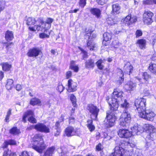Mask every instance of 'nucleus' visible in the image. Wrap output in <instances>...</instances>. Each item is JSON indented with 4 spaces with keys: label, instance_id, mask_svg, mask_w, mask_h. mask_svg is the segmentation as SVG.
Instances as JSON below:
<instances>
[{
    "label": "nucleus",
    "instance_id": "f257e3e1",
    "mask_svg": "<svg viewBox=\"0 0 156 156\" xmlns=\"http://www.w3.org/2000/svg\"><path fill=\"white\" fill-rule=\"evenodd\" d=\"M146 101L145 99L141 98L135 100V105L136 108V111L138 112V115L140 117L147 120L152 121L155 115L151 111H145Z\"/></svg>",
    "mask_w": 156,
    "mask_h": 156
},
{
    "label": "nucleus",
    "instance_id": "f03ea898",
    "mask_svg": "<svg viewBox=\"0 0 156 156\" xmlns=\"http://www.w3.org/2000/svg\"><path fill=\"white\" fill-rule=\"evenodd\" d=\"M123 92L119 90H114L111 99L108 100V103L112 110L116 111L119 107V102L122 101Z\"/></svg>",
    "mask_w": 156,
    "mask_h": 156
},
{
    "label": "nucleus",
    "instance_id": "7ed1b4c3",
    "mask_svg": "<svg viewBox=\"0 0 156 156\" xmlns=\"http://www.w3.org/2000/svg\"><path fill=\"white\" fill-rule=\"evenodd\" d=\"M33 148L39 153H41L44 149L43 140L41 135L40 134L35 135L33 138Z\"/></svg>",
    "mask_w": 156,
    "mask_h": 156
},
{
    "label": "nucleus",
    "instance_id": "20e7f679",
    "mask_svg": "<svg viewBox=\"0 0 156 156\" xmlns=\"http://www.w3.org/2000/svg\"><path fill=\"white\" fill-rule=\"evenodd\" d=\"M131 117L129 113L126 111H123L119 119V125L123 127L129 126Z\"/></svg>",
    "mask_w": 156,
    "mask_h": 156
},
{
    "label": "nucleus",
    "instance_id": "39448f33",
    "mask_svg": "<svg viewBox=\"0 0 156 156\" xmlns=\"http://www.w3.org/2000/svg\"><path fill=\"white\" fill-rule=\"evenodd\" d=\"M129 151H125L122 147L116 146L114 149V152L111 156H129Z\"/></svg>",
    "mask_w": 156,
    "mask_h": 156
},
{
    "label": "nucleus",
    "instance_id": "423d86ee",
    "mask_svg": "<svg viewBox=\"0 0 156 156\" xmlns=\"http://www.w3.org/2000/svg\"><path fill=\"white\" fill-rule=\"evenodd\" d=\"M114 111H111L109 113H107L106 119L107 121V124L108 127H111L114 125L116 119H117V116Z\"/></svg>",
    "mask_w": 156,
    "mask_h": 156
},
{
    "label": "nucleus",
    "instance_id": "0eeeda50",
    "mask_svg": "<svg viewBox=\"0 0 156 156\" xmlns=\"http://www.w3.org/2000/svg\"><path fill=\"white\" fill-rule=\"evenodd\" d=\"M154 14L149 11H145L143 14V21L145 24H151L153 22L152 17Z\"/></svg>",
    "mask_w": 156,
    "mask_h": 156
},
{
    "label": "nucleus",
    "instance_id": "6e6552de",
    "mask_svg": "<svg viewBox=\"0 0 156 156\" xmlns=\"http://www.w3.org/2000/svg\"><path fill=\"white\" fill-rule=\"evenodd\" d=\"M33 115L34 112L32 110H29L26 112L23 115L22 119L23 121L24 122H25L26 121V118L30 116L28 119L29 121L33 123H36L37 122V120L35 118L32 116Z\"/></svg>",
    "mask_w": 156,
    "mask_h": 156
},
{
    "label": "nucleus",
    "instance_id": "1a4fd4ad",
    "mask_svg": "<svg viewBox=\"0 0 156 156\" xmlns=\"http://www.w3.org/2000/svg\"><path fill=\"white\" fill-rule=\"evenodd\" d=\"M33 127L37 130L40 132L46 133L50 132V129L48 126L43 123H38L36 125H33Z\"/></svg>",
    "mask_w": 156,
    "mask_h": 156
},
{
    "label": "nucleus",
    "instance_id": "9d476101",
    "mask_svg": "<svg viewBox=\"0 0 156 156\" xmlns=\"http://www.w3.org/2000/svg\"><path fill=\"white\" fill-rule=\"evenodd\" d=\"M88 108V110L91 114V118L94 120H96L99 109L93 105H90Z\"/></svg>",
    "mask_w": 156,
    "mask_h": 156
},
{
    "label": "nucleus",
    "instance_id": "9b49d317",
    "mask_svg": "<svg viewBox=\"0 0 156 156\" xmlns=\"http://www.w3.org/2000/svg\"><path fill=\"white\" fill-rule=\"evenodd\" d=\"M41 24L35 25L33 27H29V29L32 31H35L36 30L43 31L44 29H45V30L48 29V28H47L46 24L45 22L41 21Z\"/></svg>",
    "mask_w": 156,
    "mask_h": 156
},
{
    "label": "nucleus",
    "instance_id": "f8f14e48",
    "mask_svg": "<svg viewBox=\"0 0 156 156\" xmlns=\"http://www.w3.org/2000/svg\"><path fill=\"white\" fill-rule=\"evenodd\" d=\"M42 53L41 49L38 48H33L30 49L27 53L28 56L29 57H36Z\"/></svg>",
    "mask_w": 156,
    "mask_h": 156
},
{
    "label": "nucleus",
    "instance_id": "ddd939ff",
    "mask_svg": "<svg viewBox=\"0 0 156 156\" xmlns=\"http://www.w3.org/2000/svg\"><path fill=\"white\" fill-rule=\"evenodd\" d=\"M122 22L125 24L129 25L135 23L137 21V17L135 16H131V14L129 15L125 18L122 20Z\"/></svg>",
    "mask_w": 156,
    "mask_h": 156
},
{
    "label": "nucleus",
    "instance_id": "4468645a",
    "mask_svg": "<svg viewBox=\"0 0 156 156\" xmlns=\"http://www.w3.org/2000/svg\"><path fill=\"white\" fill-rule=\"evenodd\" d=\"M119 136L122 138H128L132 136L133 134L128 130L125 129H120L118 132Z\"/></svg>",
    "mask_w": 156,
    "mask_h": 156
},
{
    "label": "nucleus",
    "instance_id": "2eb2a0df",
    "mask_svg": "<svg viewBox=\"0 0 156 156\" xmlns=\"http://www.w3.org/2000/svg\"><path fill=\"white\" fill-rule=\"evenodd\" d=\"M67 85L68 88L67 90L69 92H73L77 90V83L71 79L68 80Z\"/></svg>",
    "mask_w": 156,
    "mask_h": 156
},
{
    "label": "nucleus",
    "instance_id": "dca6fc26",
    "mask_svg": "<svg viewBox=\"0 0 156 156\" xmlns=\"http://www.w3.org/2000/svg\"><path fill=\"white\" fill-rule=\"evenodd\" d=\"M76 133V130L71 126L67 127L65 130V134L68 137L75 135Z\"/></svg>",
    "mask_w": 156,
    "mask_h": 156
},
{
    "label": "nucleus",
    "instance_id": "f3484780",
    "mask_svg": "<svg viewBox=\"0 0 156 156\" xmlns=\"http://www.w3.org/2000/svg\"><path fill=\"white\" fill-rule=\"evenodd\" d=\"M124 70L125 72L127 73H129V75L132 73L133 70V67L129 62H127L125 64L124 67Z\"/></svg>",
    "mask_w": 156,
    "mask_h": 156
},
{
    "label": "nucleus",
    "instance_id": "a211bd4d",
    "mask_svg": "<svg viewBox=\"0 0 156 156\" xmlns=\"http://www.w3.org/2000/svg\"><path fill=\"white\" fill-rule=\"evenodd\" d=\"M87 46L90 50L95 51L97 49V45L91 40L88 41L87 43Z\"/></svg>",
    "mask_w": 156,
    "mask_h": 156
},
{
    "label": "nucleus",
    "instance_id": "6ab92c4d",
    "mask_svg": "<svg viewBox=\"0 0 156 156\" xmlns=\"http://www.w3.org/2000/svg\"><path fill=\"white\" fill-rule=\"evenodd\" d=\"M136 87V84L130 82L125 85L124 87L127 90H133L135 89Z\"/></svg>",
    "mask_w": 156,
    "mask_h": 156
},
{
    "label": "nucleus",
    "instance_id": "aec40b11",
    "mask_svg": "<svg viewBox=\"0 0 156 156\" xmlns=\"http://www.w3.org/2000/svg\"><path fill=\"white\" fill-rule=\"evenodd\" d=\"M90 11L91 13L95 16L97 18H99L100 17L101 15V11L98 9L96 8H91Z\"/></svg>",
    "mask_w": 156,
    "mask_h": 156
},
{
    "label": "nucleus",
    "instance_id": "412c9836",
    "mask_svg": "<svg viewBox=\"0 0 156 156\" xmlns=\"http://www.w3.org/2000/svg\"><path fill=\"white\" fill-rule=\"evenodd\" d=\"M144 128L145 131H148L150 132V136L151 137L152 136L151 133L154 131V127L150 124H145L144 125Z\"/></svg>",
    "mask_w": 156,
    "mask_h": 156
},
{
    "label": "nucleus",
    "instance_id": "4be33fe9",
    "mask_svg": "<svg viewBox=\"0 0 156 156\" xmlns=\"http://www.w3.org/2000/svg\"><path fill=\"white\" fill-rule=\"evenodd\" d=\"M103 36L104 41L103 43V44H105L106 43H105L104 42L109 41L111 39L112 34L110 32H106L103 34Z\"/></svg>",
    "mask_w": 156,
    "mask_h": 156
},
{
    "label": "nucleus",
    "instance_id": "5701e85b",
    "mask_svg": "<svg viewBox=\"0 0 156 156\" xmlns=\"http://www.w3.org/2000/svg\"><path fill=\"white\" fill-rule=\"evenodd\" d=\"M85 67L87 68L93 69L94 66V63L93 59H90L86 61L85 63Z\"/></svg>",
    "mask_w": 156,
    "mask_h": 156
},
{
    "label": "nucleus",
    "instance_id": "b1692460",
    "mask_svg": "<svg viewBox=\"0 0 156 156\" xmlns=\"http://www.w3.org/2000/svg\"><path fill=\"white\" fill-rule=\"evenodd\" d=\"M55 149V147L52 146L48 148L43 156H52Z\"/></svg>",
    "mask_w": 156,
    "mask_h": 156
},
{
    "label": "nucleus",
    "instance_id": "393cba45",
    "mask_svg": "<svg viewBox=\"0 0 156 156\" xmlns=\"http://www.w3.org/2000/svg\"><path fill=\"white\" fill-rule=\"evenodd\" d=\"M55 149V147L52 146L48 148L43 156H52Z\"/></svg>",
    "mask_w": 156,
    "mask_h": 156
},
{
    "label": "nucleus",
    "instance_id": "a878e982",
    "mask_svg": "<svg viewBox=\"0 0 156 156\" xmlns=\"http://www.w3.org/2000/svg\"><path fill=\"white\" fill-rule=\"evenodd\" d=\"M137 44L141 49H143L145 48L146 41L143 39H139L137 41Z\"/></svg>",
    "mask_w": 156,
    "mask_h": 156
},
{
    "label": "nucleus",
    "instance_id": "bb28decb",
    "mask_svg": "<svg viewBox=\"0 0 156 156\" xmlns=\"http://www.w3.org/2000/svg\"><path fill=\"white\" fill-rule=\"evenodd\" d=\"M121 146L125 148L133 147L135 146L134 144L130 143L129 141H123L121 144Z\"/></svg>",
    "mask_w": 156,
    "mask_h": 156
},
{
    "label": "nucleus",
    "instance_id": "cd10ccee",
    "mask_svg": "<svg viewBox=\"0 0 156 156\" xmlns=\"http://www.w3.org/2000/svg\"><path fill=\"white\" fill-rule=\"evenodd\" d=\"M5 37L6 41H8L12 40L14 37L12 32L9 30L6 31Z\"/></svg>",
    "mask_w": 156,
    "mask_h": 156
},
{
    "label": "nucleus",
    "instance_id": "c85d7f7f",
    "mask_svg": "<svg viewBox=\"0 0 156 156\" xmlns=\"http://www.w3.org/2000/svg\"><path fill=\"white\" fill-rule=\"evenodd\" d=\"M1 65L2 66L3 70L6 71H9L12 67L11 65L7 62L2 63Z\"/></svg>",
    "mask_w": 156,
    "mask_h": 156
},
{
    "label": "nucleus",
    "instance_id": "c756f323",
    "mask_svg": "<svg viewBox=\"0 0 156 156\" xmlns=\"http://www.w3.org/2000/svg\"><path fill=\"white\" fill-rule=\"evenodd\" d=\"M119 105L120 104L122 108L127 109L129 107V104L127 102V100L125 99H122V101L121 102H119Z\"/></svg>",
    "mask_w": 156,
    "mask_h": 156
},
{
    "label": "nucleus",
    "instance_id": "7c9ffc66",
    "mask_svg": "<svg viewBox=\"0 0 156 156\" xmlns=\"http://www.w3.org/2000/svg\"><path fill=\"white\" fill-rule=\"evenodd\" d=\"M40 100L37 98H34L31 99L30 101V103L32 105H40L41 104Z\"/></svg>",
    "mask_w": 156,
    "mask_h": 156
},
{
    "label": "nucleus",
    "instance_id": "2f4dec72",
    "mask_svg": "<svg viewBox=\"0 0 156 156\" xmlns=\"http://www.w3.org/2000/svg\"><path fill=\"white\" fill-rule=\"evenodd\" d=\"M118 74L120 76L118 82L119 84H121L124 81V78L123 77L124 74L122 71L121 69H118Z\"/></svg>",
    "mask_w": 156,
    "mask_h": 156
},
{
    "label": "nucleus",
    "instance_id": "473e14b6",
    "mask_svg": "<svg viewBox=\"0 0 156 156\" xmlns=\"http://www.w3.org/2000/svg\"><path fill=\"white\" fill-rule=\"evenodd\" d=\"M148 69L152 73L156 74V64L153 63H150L148 67Z\"/></svg>",
    "mask_w": 156,
    "mask_h": 156
},
{
    "label": "nucleus",
    "instance_id": "72a5a7b5",
    "mask_svg": "<svg viewBox=\"0 0 156 156\" xmlns=\"http://www.w3.org/2000/svg\"><path fill=\"white\" fill-rule=\"evenodd\" d=\"M120 7L118 4H113L112 5V11L114 14H117L120 12Z\"/></svg>",
    "mask_w": 156,
    "mask_h": 156
},
{
    "label": "nucleus",
    "instance_id": "f704fd0d",
    "mask_svg": "<svg viewBox=\"0 0 156 156\" xmlns=\"http://www.w3.org/2000/svg\"><path fill=\"white\" fill-rule=\"evenodd\" d=\"M36 22L35 18L32 17H28L26 20V24L28 26L34 25Z\"/></svg>",
    "mask_w": 156,
    "mask_h": 156
},
{
    "label": "nucleus",
    "instance_id": "c9c22d12",
    "mask_svg": "<svg viewBox=\"0 0 156 156\" xmlns=\"http://www.w3.org/2000/svg\"><path fill=\"white\" fill-rule=\"evenodd\" d=\"M13 81L12 80L9 79L7 80V83L6 87L8 90L11 89L13 86Z\"/></svg>",
    "mask_w": 156,
    "mask_h": 156
},
{
    "label": "nucleus",
    "instance_id": "e433bc0d",
    "mask_svg": "<svg viewBox=\"0 0 156 156\" xmlns=\"http://www.w3.org/2000/svg\"><path fill=\"white\" fill-rule=\"evenodd\" d=\"M105 61V60H102L101 59H100L98 61L96 62V64L98 66V69H103L104 66L102 63H104Z\"/></svg>",
    "mask_w": 156,
    "mask_h": 156
},
{
    "label": "nucleus",
    "instance_id": "4c0bfd02",
    "mask_svg": "<svg viewBox=\"0 0 156 156\" xmlns=\"http://www.w3.org/2000/svg\"><path fill=\"white\" fill-rule=\"evenodd\" d=\"M10 133L14 135H17L20 133L19 129H18L16 127H13L10 130Z\"/></svg>",
    "mask_w": 156,
    "mask_h": 156
},
{
    "label": "nucleus",
    "instance_id": "58836bf2",
    "mask_svg": "<svg viewBox=\"0 0 156 156\" xmlns=\"http://www.w3.org/2000/svg\"><path fill=\"white\" fill-rule=\"evenodd\" d=\"M70 99L73 105V107H76L77 106L76 98L74 95L72 94L70 97Z\"/></svg>",
    "mask_w": 156,
    "mask_h": 156
},
{
    "label": "nucleus",
    "instance_id": "ea45409f",
    "mask_svg": "<svg viewBox=\"0 0 156 156\" xmlns=\"http://www.w3.org/2000/svg\"><path fill=\"white\" fill-rule=\"evenodd\" d=\"M3 156H16V155L15 153H12L10 151L8 150L5 151Z\"/></svg>",
    "mask_w": 156,
    "mask_h": 156
},
{
    "label": "nucleus",
    "instance_id": "a19ab883",
    "mask_svg": "<svg viewBox=\"0 0 156 156\" xmlns=\"http://www.w3.org/2000/svg\"><path fill=\"white\" fill-rule=\"evenodd\" d=\"M12 109L11 108H9L8 110L6 113V115L5 116V122H9V117L12 114Z\"/></svg>",
    "mask_w": 156,
    "mask_h": 156
},
{
    "label": "nucleus",
    "instance_id": "79ce46f5",
    "mask_svg": "<svg viewBox=\"0 0 156 156\" xmlns=\"http://www.w3.org/2000/svg\"><path fill=\"white\" fill-rule=\"evenodd\" d=\"M5 147L6 148L8 145H16V142L14 140H9L8 141H5Z\"/></svg>",
    "mask_w": 156,
    "mask_h": 156
},
{
    "label": "nucleus",
    "instance_id": "37998d69",
    "mask_svg": "<svg viewBox=\"0 0 156 156\" xmlns=\"http://www.w3.org/2000/svg\"><path fill=\"white\" fill-rule=\"evenodd\" d=\"M75 62L72 61L71 63L70 67L71 69H73L75 72H77L79 69L78 67L77 66H76L74 64Z\"/></svg>",
    "mask_w": 156,
    "mask_h": 156
},
{
    "label": "nucleus",
    "instance_id": "c03bdc74",
    "mask_svg": "<svg viewBox=\"0 0 156 156\" xmlns=\"http://www.w3.org/2000/svg\"><path fill=\"white\" fill-rule=\"evenodd\" d=\"M53 19L51 18H48L46 20V22H45L46 24H48L47 28L49 29L51 27V23L53 21Z\"/></svg>",
    "mask_w": 156,
    "mask_h": 156
},
{
    "label": "nucleus",
    "instance_id": "a18cd8bd",
    "mask_svg": "<svg viewBox=\"0 0 156 156\" xmlns=\"http://www.w3.org/2000/svg\"><path fill=\"white\" fill-rule=\"evenodd\" d=\"M131 131H130V132L133 135V133H134V134H138L137 126H134L133 127H132L131 128Z\"/></svg>",
    "mask_w": 156,
    "mask_h": 156
},
{
    "label": "nucleus",
    "instance_id": "49530a36",
    "mask_svg": "<svg viewBox=\"0 0 156 156\" xmlns=\"http://www.w3.org/2000/svg\"><path fill=\"white\" fill-rule=\"evenodd\" d=\"M141 75L142 76L143 79L146 80H147L150 77V75L148 74L147 72L142 73Z\"/></svg>",
    "mask_w": 156,
    "mask_h": 156
},
{
    "label": "nucleus",
    "instance_id": "de8ad7c7",
    "mask_svg": "<svg viewBox=\"0 0 156 156\" xmlns=\"http://www.w3.org/2000/svg\"><path fill=\"white\" fill-rule=\"evenodd\" d=\"M79 48L81 51V53L83 54V59H84L85 58H86L87 56V52L81 48L80 47H79Z\"/></svg>",
    "mask_w": 156,
    "mask_h": 156
},
{
    "label": "nucleus",
    "instance_id": "09e8293b",
    "mask_svg": "<svg viewBox=\"0 0 156 156\" xmlns=\"http://www.w3.org/2000/svg\"><path fill=\"white\" fill-rule=\"evenodd\" d=\"M143 4L147 5H152L154 4L153 0H144Z\"/></svg>",
    "mask_w": 156,
    "mask_h": 156
},
{
    "label": "nucleus",
    "instance_id": "8fccbe9b",
    "mask_svg": "<svg viewBox=\"0 0 156 156\" xmlns=\"http://www.w3.org/2000/svg\"><path fill=\"white\" fill-rule=\"evenodd\" d=\"M138 134H139V132L142 133L144 131V126L142 127L141 126H137Z\"/></svg>",
    "mask_w": 156,
    "mask_h": 156
},
{
    "label": "nucleus",
    "instance_id": "3c124183",
    "mask_svg": "<svg viewBox=\"0 0 156 156\" xmlns=\"http://www.w3.org/2000/svg\"><path fill=\"white\" fill-rule=\"evenodd\" d=\"M103 149V147L101 144L99 143L96 147V150L97 151H100Z\"/></svg>",
    "mask_w": 156,
    "mask_h": 156
},
{
    "label": "nucleus",
    "instance_id": "603ef678",
    "mask_svg": "<svg viewBox=\"0 0 156 156\" xmlns=\"http://www.w3.org/2000/svg\"><path fill=\"white\" fill-rule=\"evenodd\" d=\"M64 89V87L62 84H59L57 88V89L61 93Z\"/></svg>",
    "mask_w": 156,
    "mask_h": 156
},
{
    "label": "nucleus",
    "instance_id": "864d4df0",
    "mask_svg": "<svg viewBox=\"0 0 156 156\" xmlns=\"http://www.w3.org/2000/svg\"><path fill=\"white\" fill-rule=\"evenodd\" d=\"M87 0H80V6L83 7L86 5Z\"/></svg>",
    "mask_w": 156,
    "mask_h": 156
},
{
    "label": "nucleus",
    "instance_id": "5fc2aeb1",
    "mask_svg": "<svg viewBox=\"0 0 156 156\" xmlns=\"http://www.w3.org/2000/svg\"><path fill=\"white\" fill-rule=\"evenodd\" d=\"M135 34L136 37H137L141 36L142 35V33L141 30H137L136 31Z\"/></svg>",
    "mask_w": 156,
    "mask_h": 156
},
{
    "label": "nucleus",
    "instance_id": "6e6d98bb",
    "mask_svg": "<svg viewBox=\"0 0 156 156\" xmlns=\"http://www.w3.org/2000/svg\"><path fill=\"white\" fill-rule=\"evenodd\" d=\"M39 37L41 38H44L46 37H49V35L44 33H42L40 34Z\"/></svg>",
    "mask_w": 156,
    "mask_h": 156
},
{
    "label": "nucleus",
    "instance_id": "4d7b16f0",
    "mask_svg": "<svg viewBox=\"0 0 156 156\" xmlns=\"http://www.w3.org/2000/svg\"><path fill=\"white\" fill-rule=\"evenodd\" d=\"M143 93L145 96H148L150 94V92L148 90L145 89L144 90Z\"/></svg>",
    "mask_w": 156,
    "mask_h": 156
},
{
    "label": "nucleus",
    "instance_id": "13d9d810",
    "mask_svg": "<svg viewBox=\"0 0 156 156\" xmlns=\"http://www.w3.org/2000/svg\"><path fill=\"white\" fill-rule=\"evenodd\" d=\"M72 75V72L70 71H67L66 73V78L69 79L70 78Z\"/></svg>",
    "mask_w": 156,
    "mask_h": 156
},
{
    "label": "nucleus",
    "instance_id": "bf43d9fd",
    "mask_svg": "<svg viewBox=\"0 0 156 156\" xmlns=\"http://www.w3.org/2000/svg\"><path fill=\"white\" fill-rule=\"evenodd\" d=\"M107 0H98V3L100 5H104L106 2Z\"/></svg>",
    "mask_w": 156,
    "mask_h": 156
},
{
    "label": "nucleus",
    "instance_id": "052dcab7",
    "mask_svg": "<svg viewBox=\"0 0 156 156\" xmlns=\"http://www.w3.org/2000/svg\"><path fill=\"white\" fill-rule=\"evenodd\" d=\"M20 156H30L28 153L27 151H23L22 152Z\"/></svg>",
    "mask_w": 156,
    "mask_h": 156
},
{
    "label": "nucleus",
    "instance_id": "680f3d73",
    "mask_svg": "<svg viewBox=\"0 0 156 156\" xmlns=\"http://www.w3.org/2000/svg\"><path fill=\"white\" fill-rule=\"evenodd\" d=\"M87 127L91 131L94 130L95 128L94 126L92 124L87 126Z\"/></svg>",
    "mask_w": 156,
    "mask_h": 156
},
{
    "label": "nucleus",
    "instance_id": "e2e57ef3",
    "mask_svg": "<svg viewBox=\"0 0 156 156\" xmlns=\"http://www.w3.org/2000/svg\"><path fill=\"white\" fill-rule=\"evenodd\" d=\"M59 122L58 121L56 122L55 125V129L57 130L59 129V127L60 126Z\"/></svg>",
    "mask_w": 156,
    "mask_h": 156
},
{
    "label": "nucleus",
    "instance_id": "0e129e2a",
    "mask_svg": "<svg viewBox=\"0 0 156 156\" xmlns=\"http://www.w3.org/2000/svg\"><path fill=\"white\" fill-rule=\"evenodd\" d=\"M22 88V87L20 84H17L16 87V89L17 90L19 91Z\"/></svg>",
    "mask_w": 156,
    "mask_h": 156
},
{
    "label": "nucleus",
    "instance_id": "69168bd1",
    "mask_svg": "<svg viewBox=\"0 0 156 156\" xmlns=\"http://www.w3.org/2000/svg\"><path fill=\"white\" fill-rule=\"evenodd\" d=\"M4 77V73L2 71H0V80H2Z\"/></svg>",
    "mask_w": 156,
    "mask_h": 156
},
{
    "label": "nucleus",
    "instance_id": "338daca9",
    "mask_svg": "<svg viewBox=\"0 0 156 156\" xmlns=\"http://www.w3.org/2000/svg\"><path fill=\"white\" fill-rule=\"evenodd\" d=\"M87 126H89V125H92L93 122V121L92 119L88 120L87 121Z\"/></svg>",
    "mask_w": 156,
    "mask_h": 156
},
{
    "label": "nucleus",
    "instance_id": "774afa93",
    "mask_svg": "<svg viewBox=\"0 0 156 156\" xmlns=\"http://www.w3.org/2000/svg\"><path fill=\"white\" fill-rule=\"evenodd\" d=\"M152 59L153 60L156 61V53H154L152 57Z\"/></svg>",
    "mask_w": 156,
    "mask_h": 156
}]
</instances>
